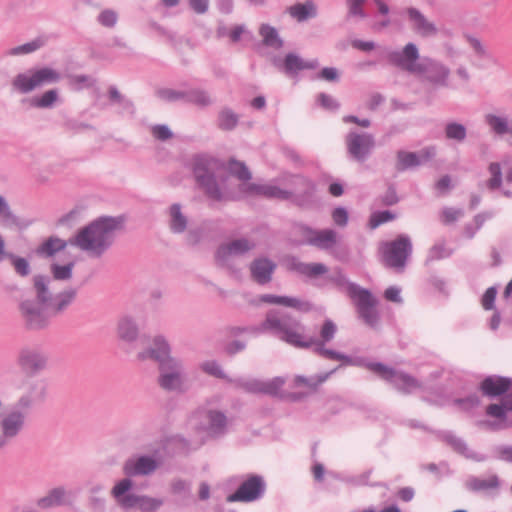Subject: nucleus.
Wrapping results in <instances>:
<instances>
[{
  "instance_id": "37",
  "label": "nucleus",
  "mask_w": 512,
  "mask_h": 512,
  "mask_svg": "<svg viewBox=\"0 0 512 512\" xmlns=\"http://www.w3.org/2000/svg\"><path fill=\"white\" fill-rule=\"evenodd\" d=\"M169 227L173 233L180 234L183 233L188 224L187 217L181 211V205L178 203H174L169 208Z\"/></svg>"
},
{
  "instance_id": "63",
  "label": "nucleus",
  "mask_w": 512,
  "mask_h": 512,
  "mask_svg": "<svg viewBox=\"0 0 512 512\" xmlns=\"http://www.w3.org/2000/svg\"><path fill=\"white\" fill-rule=\"evenodd\" d=\"M141 496L142 495L128 493L123 498L119 499V501L117 503L124 509H131L134 507H139Z\"/></svg>"
},
{
  "instance_id": "40",
  "label": "nucleus",
  "mask_w": 512,
  "mask_h": 512,
  "mask_svg": "<svg viewBox=\"0 0 512 512\" xmlns=\"http://www.w3.org/2000/svg\"><path fill=\"white\" fill-rule=\"evenodd\" d=\"M5 260L10 261L15 273L18 276L25 278L31 274V266L26 258L7 251L6 255L3 256V261Z\"/></svg>"
},
{
  "instance_id": "32",
  "label": "nucleus",
  "mask_w": 512,
  "mask_h": 512,
  "mask_svg": "<svg viewBox=\"0 0 512 512\" xmlns=\"http://www.w3.org/2000/svg\"><path fill=\"white\" fill-rule=\"evenodd\" d=\"M261 299L263 302L291 307L303 313L309 312L313 308L310 302L301 300L296 297L265 294Z\"/></svg>"
},
{
  "instance_id": "62",
  "label": "nucleus",
  "mask_w": 512,
  "mask_h": 512,
  "mask_svg": "<svg viewBox=\"0 0 512 512\" xmlns=\"http://www.w3.org/2000/svg\"><path fill=\"white\" fill-rule=\"evenodd\" d=\"M69 84L76 90L92 85V80L87 75H72L69 77Z\"/></svg>"
},
{
  "instance_id": "48",
  "label": "nucleus",
  "mask_w": 512,
  "mask_h": 512,
  "mask_svg": "<svg viewBox=\"0 0 512 512\" xmlns=\"http://www.w3.org/2000/svg\"><path fill=\"white\" fill-rule=\"evenodd\" d=\"M488 171L490 178L485 183L486 188L490 191L499 189L503 182L500 164L498 162H491L488 166Z\"/></svg>"
},
{
  "instance_id": "22",
  "label": "nucleus",
  "mask_w": 512,
  "mask_h": 512,
  "mask_svg": "<svg viewBox=\"0 0 512 512\" xmlns=\"http://www.w3.org/2000/svg\"><path fill=\"white\" fill-rule=\"evenodd\" d=\"M406 15L410 23L412 31L421 38H432L437 36L439 30L435 23L415 7L406 9Z\"/></svg>"
},
{
  "instance_id": "10",
  "label": "nucleus",
  "mask_w": 512,
  "mask_h": 512,
  "mask_svg": "<svg viewBox=\"0 0 512 512\" xmlns=\"http://www.w3.org/2000/svg\"><path fill=\"white\" fill-rule=\"evenodd\" d=\"M157 383L166 392H185L186 375L182 360L175 358L159 367Z\"/></svg>"
},
{
  "instance_id": "29",
  "label": "nucleus",
  "mask_w": 512,
  "mask_h": 512,
  "mask_svg": "<svg viewBox=\"0 0 512 512\" xmlns=\"http://www.w3.org/2000/svg\"><path fill=\"white\" fill-rule=\"evenodd\" d=\"M288 15L299 23L306 22L316 18L318 15V6L313 0L297 2L286 9Z\"/></svg>"
},
{
  "instance_id": "14",
  "label": "nucleus",
  "mask_w": 512,
  "mask_h": 512,
  "mask_svg": "<svg viewBox=\"0 0 512 512\" xmlns=\"http://www.w3.org/2000/svg\"><path fill=\"white\" fill-rule=\"evenodd\" d=\"M345 145L348 156L363 163L372 155L376 141L371 133L351 130L345 137Z\"/></svg>"
},
{
  "instance_id": "3",
  "label": "nucleus",
  "mask_w": 512,
  "mask_h": 512,
  "mask_svg": "<svg viewBox=\"0 0 512 512\" xmlns=\"http://www.w3.org/2000/svg\"><path fill=\"white\" fill-rule=\"evenodd\" d=\"M48 383L42 378H26L16 402L0 417V451L9 446L22 432L30 411L45 402Z\"/></svg>"
},
{
  "instance_id": "21",
  "label": "nucleus",
  "mask_w": 512,
  "mask_h": 512,
  "mask_svg": "<svg viewBox=\"0 0 512 512\" xmlns=\"http://www.w3.org/2000/svg\"><path fill=\"white\" fill-rule=\"evenodd\" d=\"M437 150L435 146H428L418 152H407L400 150L397 152L396 169L405 171L429 162L436 156Z\"/></svg>"
},
{
  "instance_id": "2",
  "label": "nucleus",
  "mask_w": 512,
  "mask_h": 512,
  "mask_svg": "<svg viewBox=\"0 0 512 512\" xmlns=\"http://www.w3.org/2000/svg\"><path fill=\"white\" fill-rule=\"evenodd\" d=\"M265 325L266 328L272 329L278 335V339L291 346L305 349L313 347V351L325 359L353 364L351 357L325 347L326 343L332 341L337 333V326L331 319L324 321L317 338L305 336V328L302 323L286 312L271 314Z\"/></svg>"
},
{
  "instance_id": "52",
  "label": "nucleus",
  "mask_w": 512,
  "mask_h": 512,
  "mask_svg": "<svg viewBox=\"0 0 512 512\" xmlns=\"http://www.w3.org/2000/svg\"><path fill=\"white\" fill-rule=\"evenodd\" d=\"M44 42L41 39H35L31 42L25 43L23 45L16 46L11 48L7 55L9 56H18L32 53L43 46Z\"/></svg>"
},
{
  "instance_id": "16",
  "label": "nucleus",
  "mask_w": 512,
  "mask_h": 512,
  "mask_svg": "<svg viewBox=\"0 0 512 512\" xmlns=\"http://www.w3.org/2000/svg\"><path fill=\"white\" fill-rule=\"evenodd\" d=\"M59 79L60 74L56 70L44 67L29 73L18 74L14 78L12 85L15 89L25 94L44 84L58 82Z\"/></svg>"
},
{
  "instance_id": "18",
  "label": "nucleus",
  "mask_w": 512,
  "mask_h": 512,
  "mask_svg": "<svg viewBox=\"0 0 512 512\" xmlns=\"http://www.w3.org/2000/svg\"><path fill=\"white\" fill-rule=\"evenodd\" d=\"M282 181L294 192L290 200L295 204L307 206L312 203L316 190L313 181L301 175H286Z\"/></svg>"
},
{
  "instance_id": "26",
  "label": "nucleus",
  "mask_w": 512,
  "mask_h": 512,
  "mask_svg": "<svg viewBox=\"0 0 512 512\" xmlns=\"http://www.w3.org/2000/svg\"><path fill=\"white\" fill-rule=\"evenodd\" d=\"M70 503V493L64 486H56L36 500V506L41 510H50Z\"/></svg>"
},
{
  "instance_id": "56",
  "label": "nucleus",
  "mask_w": 512,
  "mask_h": 512,
  "mask_svg": "<svg viewBox=\"0 0 512 512\" xmlns=\"http://www.w3.org/2000/svg\"><path fill=\"white\" fill-rule=\"evenodd\" d=\"M163 505V500L159 498H153L146 495H142L140 498L139 509L142 512H153L159 509Z\"/></svg>"
},
{
  "instance_id": "59",
  "label": "nucleus",
  "mask_w": 512,
  "mask_h": 512,
  "mask_svg": "<svg viewBox=\"0 0 512 512\" xmlns=\"http://www.w3.org/2000/svg\"><path fill=\"white\" fill-rule=\"evenodd\" d=\"M366 0H347L348 16L359 17L361 19L366 17V13L363 9V5Z\"/></svg>"
},
{
  "instance_id": "6",
  "label": "nucleus",
  "mask_w": 512,
  "mask_h": 512,
  "mask_svg": "<svg viewBox=\"0 0 512 512\" xmlns=\"http://www.w3.org/2000/svg\"><path fill=\"white\" fill-rule=\"evenodd\" d=\"M51 284V277L43 274L34 275L32 278L33 300L44 305L53 315H62L76 300L77 289L66 288L54 295Z\"/></svg>"
},
{
  "instance_id": "64",
  "label": "nucleus",
  "mask_w": 512,
  "mask_h": 512,
  "mask_svg": "<svg viewBox=\"0 0 512 512\" xmlns=\"http://www.w3.org/2000/svg\"><path fill=\"white\" fill-rule=\"evenodd\" d=\"M454 403L458 405L462 410L468 411L472 408L477 407L480 404V400L476 395H470L463 399H456Z\"/></svg>"
},
{
  "instance_id": "44",
  "label": "nucleus",
  "mask_w": 512,
  "mask_h": 512,
  "mask_svg": "<svg viewBox=\"0 0 512 512\" xmlns=\"http://www.w3.org/2000/svg\"><path fill=\"white\" fill-rule=\"evenodd\" d=\"M213 103L209 93L200 88L188 89L187 104L205 108Z\"/></svg>"
},
{
  "instance_id": "38",
  "label": "nucleus",
  "mask_w": 512,
  "mask_h": 512,
  "mask_svg": "<svg viewBox=\"0 0 512 512\" xmlns=\"http://www.w3.org/2000/svg\"><path fill=\"white\" fill-rule=\"evenodd\" d=\"M259 34L265 46L273 49H280L283 46V40L280 38L276 28L268 24H262L259 29Z\"/></svg>"
},
{
  "instance_id": "61",
  "label": "nucleus",
  "mask_w": 512,
  "mask_h": 512,
  "mask_svg": "<svg viewBox=\"0 0 512 512\" xmlns=\"http://www.w3.org/2000/svg\"><path fill=\"white\" fill-rule=\"evenodd\" d=\"M201 369L216 378L225 379L226 375L224 371L222 370L221 366L216 361H206L201 364Z\"/></svg>"
},
{
  "instance_id": "5",
  "label": "nucleus",
  "mask_w": 512,
  "mask_h": 512,
  "mask_svg": "<svg viewBox=\"0 0 512 512\" xmlns=\"http://www.w3.org/2000/svg\"><path fill=\"white\" fill-rule=\"evenodd\" d=\"M122 217H100L80 229L69 244L79 248L90 257H101L113 244L115 234L123 228Z\"/></svg>"
},
{
  "instance_id": "42",
  "label": "nucleus",
  "mask_w": 512,
  "mask_h": 512,
  "mask_svg": "<svg viewBox=\"0 0 512 512\" xmlns=\"http://www.w3.org/2000/svg\"><path fill=\"white\" fill-rule=\"evenodd\" d=\"M75 267V262L70 261L66 264L52 263L50 265V273L52 275L51 279L57 281H69L73 277V269Z\"/></svg>"
},
{
  "instance_id": "8",
  "label": "nucleus",
  "mask_w": 512,
  "mask_h": 512,
  "mask_svg": "<svg viewBox=\"0 0 512 512\" xmlns=\"http://www.w3.org/2000/svg\"><path fill=\"white\" fill-rule=\"evenodd\" d=\"M195 428L208 439H218L227 433L228 418L223 411L201 408L194 415Z\"/></svg>"
},
{
  "instance_id": "57",
  "label": "nucleus",
  "mask_w": 512,
  "mask_h": 512,
  "mask_svg": "<svg viewBox=\"0 0 512 512\" xmlns=\"http://www.w3.org/2000/svg\"><path fill=\"white\" fill-rule=\"evenodd\" d=\"M465 38L477 57L485 58L488 56V50L479 38L472 35H466Z\"/></svg>"
},
{
  "instance_id": "31",
  "label": "nucleus",
  "mask_w": 512,
  "mask_h": 512,
  "mask_svg": "<svg viewBox=\"0 0 512 512\" xmlns=\"http://www.w3.org/2000/svg\"><path fill=\"white\" fill-rule=\"evenodd\" d=\"M484 121L494 135L503 137L509 134L512 137V120L508 115L488 113Z\"/></svg>"
},
{
  "instance_id": "43",
  "label": "nucleus",
  "mask_w": 512,
  "mask_h": 512,
  "mask_svg": "<svg viewBox=\"0 0 512 512\" xmlns=\"http://www.w3.org/2000/svg\"><path fill=\"white\" fill-rule=\"evenodd\" d=\"M0 224L4 227L17 226L19 218L13 213L8 200L0 194Z\"/></svg>"
},
{
  "instance_id": "53",
  "label": "nucleus",
  "mask_w": 512,
  "mask_h": 512,
  "mask_svg": "<svg viewBox=\"0 0 512 512\" xmlns=\"http://www.w3.org/2000/svg\"><path fill=\"white\" fill-rule=\"evenodd\" d=\"M450 255L451 251L446 248L444 243H436L429 249L426 262L428 263L436 260H441L443 258L449 257Z\"/></svg>"
},
{
  "instance_id": "47",
  "label": "nucleus",
  "mask_w": 512,
  "mask_h": 512,
  "mask_svg": "<svg viewBox=\"0 0 512 512\" xmlns=\"http://www.w3.org/2000/svg\"><path fill=\"white\" fill-rule=\"evenodd\" d=\"M228 171L229 174L235 176L241 183H250L249 180L252 178V175L245 163L232 159L229 161Z\"/></svg>"
},
{
  "instance_id": "54",
  "label": "nucleus",
  "mask_w": 512,
  "mask_h": 512,
  "mask_svg": "<svg viewBox=\"0 0 512 512\" xmlns=\"http://www.w3.org/2000/svg\"><path fill=\"white\" fill-rule=\"evenodd\" d=\"M58 99V92L55 89L48 90L41 97L33 101V105L38 108H49L54 105Z\"/></svg>"
},
{
  "instance_id": "30",
  "label": "nucleus",
  "mask_w": 512,
  "mask_h": 512,
  "mask_svg": "<svg viewBox=\"0 0 512 512\" xmlns=\"http://www.w3.org/2000/svg\"><path fill=\"white\" fill-rule=\"evenodd\" d=\"M119 340L125 343H134L139 337V327L136 320L128 315L119 318L116 327Z\"/></svg>"
},
{
  "instance_id": "12",
  "label": "nucleus",
  "mask_w": 512,
  "mask_h": 512,
  "mask_svg": "<svg viewBox=\"0 0 512 512\" xmlns=\"http://www.w3.org/2000/svg\"><path fill=\"white\" fill-rule=\"evenodd\" d=\"M367 367L404 394H410L412 391L421 387L420 382L413 376L403 371L395 370L382 363H369Z\"/></svg>"
},
{
  "instance_id": "1",
  "label": "nucleus",
  "mask_w": 512,
  "mask_h": 512,
  "mask_svg": "<svg viewBox=\"0 0 512 512\" xmlns=\"http://www.w3.org/2000/svg\"><path fill=\"white\" fill-rule=\"evenodd\" d=\"M195 181L205 195L214 201H230L241 196H263L268 199L290 200L294 194L283 184L282 176L266 184L240 183L237 189L225 173V164L206 154L195 155L190 163Z\"/></svg>"
},
{
  "instance_id": "17",
  "label": "nucleus",
  "mask_w": 512,
  "mask_h": 512,
  "mask_svg": "<svg viewBox=\"0 0 512 512\" xmlns=\"http://www.w3.org/2000/svg\"><path fill=\"white\" fill-rule=\"evenodd\" d=\"M229 381L235 388L241 389L246 393L267 394L272 396L277 395L285 384V379L283 377H275L267 381L256 378L240 377L237 379H230Z\"/></svg>"
},
{
  "instance_id": "34",
  "label": "nucleus",
  "mask_w": 512,
  "mask_h": 512,
  "mask_svg": "<svg viewBox=\"0 0 512 512\" xmlns=\"http://www.w3.org/2000/svg\"><path fill=\"white\" fill-rule=\"evenodd\" d=\"M284 71L288 75H295L299 71L309 69L313 70L319 66L317 59L309 61L303 60L300 56L295 53H288L284 59Z\"/></svg>"
},
{
  "instance_id": "50",
  "label": "nucleus",
  "mask_w": 512,
  "mask_h": 512,
  "mask_svg": "<svg viewBox=\"0 0 512 512\" xmlns=\"http://www.w3.org/2000/svg\"><path fill=\"white\" fill-rule=\"evenodd\" d=\"M445 441L457 452L465 455L468 458H475L477 461L484 460V457H475L474 454L468 449L466 443L451 433L444 435Z\"/></svg>"
},
{
  "instance_id": "27",
  "label": "nucleus",
  "mask_w": 512,
  "mask_h": 512,
  "mask_svg": "<svg viewBox=\"0 0 512 512\" xmlns=\"http://www.w3.org/2000/svg\"><path fill=\"white\" fill-rule=\"evenodd\" d=\"M157 468L156 461L149 456L129 458L123 465V472L128 477L144 476L153 473Z\"/></svg>"
},
{
  "instance_id": "9",
  "label": "nucleus",
  "mask_w": 512,
  "mask_h": 512,
  "mask_svg": "<svg viewBox=\"0 0 512 512\" xmlns=\"http://www.w3.org/2000/svg\"><path fill=\"white\" fill-rule=\"evenodd\" d=\"M19 315L24 327L29 331H41L50 325L53 315L44 305L32 299H24L18 304Z\"/></svg>"
},
{
  "instance_id": "20",
  "label": "nucleus",
  "mask_w": 512,
  "mask_h": 512,
  "mask_svg": "<svg viewBox=\"0 0 512 512\" xmlns=\"http://www.w3.org/2000/svg\"><path fill=\"white\" fill-rule=\"evenodd\" d=\"M137 358L141 361L153 360L158 364L159 368L176 357L171 355V347L168 341L163 336L158 335L153 338L149 347L138 353Z\"/></svg>"
},
{
  "instance_id": "11",
  "label": "nucleus",
  "mask_w": 512,
  "mask_h": 512,
  "mask_svg": "<svg viewBox=\"0 0 512 512\" xmlns=\"http://www.w3.org/2000/svg\"><path fill=\"white\" fill-rule=\"evenodd\" d=\"M349 296L354 300L359 317L370 327H375L379 321L376 309L378 300L365 288L357 284L349 286Z\"/></svg>"
},
{
  "instance_id": "13",
  "label": "nucleus",
  "mask_w": 512,
  "mask_h": 512,
  "mask_svg": "<svg viewBox=\"0 0 512 512\" xmlns=\"http://www.w3.org/2000/svg\"><path fill=\"white\" fill-rule=\"evenodd\" d=\"M16 363L23 372L35 375L48 369L49 355L40 346H24L17 354Z\"/></svg>"
},
{
  "instance_id": "7",
  "label": "nucleus",
  "mask_w": 512,
  "mask_h": 512,
  "mask_svg": "<svg viewBox=\"0 0 512 512\" xmlns=\"http://www.w3.org/2000/svg\"><path fill=\"white\" fill-rule=\"evenodd\" d=\"M379 252L386 267L402 271L412 253L411 239L408 235L401 234L393 241L382 243Z\"/></svg>"
},
{
  "instance_id": "58",
  "label": "nucleus",
  "mask_w": 512,
  "mask_h": 512,
  "mask_svg": "<svg viewBox=\"0 0 512 512\" xmlns=\"http://www.w3.org/2000/svg\"><path fill=\"white\" fill-rule=\"evenodd\" d=\"M464 215V211L460 208L445 207L441 211V220L444 224L456 222Z\"/></svg>"
},
{
  "instance_id": "39",
  "label": "nucleus",
  "mask_w": 512,
  "mask_h": 512,
  "mask_svg": "<svg viewBox=\"0 0 512 512\" xmlns=\"http://www.w3.org/2000/svg\"><path fill=\"white\" fill-rule=\"evenodd\" d=\"M444 135L449 141L462 143L467 138V128L461 123L450 121L444 126Z\"/></svg>"
},
{
  "instance_id": "25",
  "label": "nucleus",
  "mask_w": 512,
  "mask_h": 512,
  "mask_svg": "<svg viewBox=\"0 0 512 512\" xmlns=\"http://www.w3.org/2000/svg\"><path fill=\"white\" fill-rule=\"evenodd\" d=\"M305 242L321 250H329L337 243V233L333 229L315 230L304 228Z\"/></svg>"
},
{
  "instance_id": "33",
  "label": "nucleus",
  "mask_w": 512,
  "mask_h": 512,
  "mask_svg": "<svg viewBox=\"0 0 512 512\" xmlns=\"http://www.w3.org/2000/svg\"><path fill=\"white\" fill-rule=\"evenodd\" d=\"M511 380L506 377L489 376L481 383V390L484 395L496 397L504 394L509 390Z\"/></svg>"
},
{
  "instance_id": "24",
  "label": "nucleus",
  "mask_w": 512,
  "mask_h": 512,
  "mask_svg": "<svg viewBox=\"0 0 512 512\" xmlns=\"http://www.w3.org/2000/svg\"><path fill=\"white\" fill-rule=\"evenodd\" d=\"M288 271L313 279L328 272V267L323 263H305L297 257L289 256L285 259Z\"/></svg>"
},
{
  "instance_id": "55",
  "label": "nucleus",
  "mask_w": 512,
  "mask_h": 512,
  "mask_svg": "<svg viewBox=\"0 0 512 512\" xmlns=\"http://www.w3.org/2000/svg\"><path fill=\"white\" fill-rule=\"evenodd\" d=\"M133 486L132 480L129 478H124L120 480L111 490L112 497L116 500V502L119 501V499L123 498L125 495L128 494L130 489Z\"/></svg>"
},
{
  "instance_id": "60",
  "label": "nucleus",
  "mask_w": 512,
  "mask_h": 512,
  "mask_svg": "<svg viewBox=\"0 0 512 512\" xmlns=\"http://www.w3.org/2000/svg\"><path fill=\"white\" fill-rule=\"evenodd\" d=\"M395 218V215L390 211H380L372 214L369 220V226L372 229L377 228L379 225L389 222Z\"/></svg>"
},
{
  "instance_id": "23",
  "label": "nucleus",
  "mask_w": 512,
  "mask_h": 512,
  "mask_svg": "<svg viewBox=\"0 0 512 512\" xmlns=\"http://www.w3.org/2000/svg\"><path fill=\"white\" fill-rule=\"evenodd\" d=\"M288 271L313 279L328 272V267L323 263H305L297 257L289 256L285 259Z\"/></svg>"
},
{
  "instance_id": "19",
  "label": "nucleus",
  "mask_w": 512,
  "mask_h": 512,
  "mask_svg": "<svg viewBox=\"0 0 512 512\" xmlns=\"http://www.w3.org/2000/svg\"><path fill=\"white\" fill-rule=\"evenodd\" d=\"M265 482L259 475H251L238 489L227 497L228 502L249 503L260 499L265 492Z\"/></svg>"
},
{
  "instance_id": "45",
  "label": "nucleus",
  "mask_w": 512,
  "mask_h": 512,
  "mask_svg": "<svg viewBox=\"0 0 512 512\" xmlns=\"http://www.w3.org/2000/svg\"><path fill=\"white\" fill-rule=\"evenodd\" d=\"M467 487L472 491H484L490 489H496L499 487V479L493 475L488 479L471 478L467 481Z\"/></svg>"
},
{
  "instance_id": "51",
  "label": "nucleus",
  "mask_w": 512,
  "mask_h": 512,
  "mask_svg": "<svg viewBox=\"0 0 512 512\" xmlns=\"http://www.w3.org/2000/svg\"><path fill=\"white\" fill-rule=\"evenodd\" d=\"M157 96L166 102H178L187 103L188 89L178 90L172 88H162L157 91Z\"/></svg>"
},
{
  "instance_id": "15",
  "label": "nucleus",
  "mask_w": 512,
  "mask_h": 512,
  "mask_svg": "<svg viewBox=\"0 0 512 512\" xmlns=\"http://www.w3.org/2000/svg\"><path fill=\"white\" fill-rule=\"evenodd\" d=\"M255 243L246 239L240 238L224 243L216 251L215 259L218 266L226 268L235 276L239 275V269L235 268L231 262L234 257L242 256L255 248Z\"/></svg>"
},
{
  "instance_id": "28",
  "label": "nucleus",
  "mask_w": 512,
  "mask_h": 512,
  "mask_svg": "<svg viewBox=\"0 0 512 512\" xmlns=\"http://www.w3.org/2000/svg\"><path fill=\"white\" fill-rule=\"evenodd\" d=\"M276 269V264L265 257L257 258L250 264L252 279L258 284H267L272 279V274Z\"/></svg>"
},
{
  "instance_id": "35",
  "label": "nucleus",
  "mask_w": 512,
  "mask_h": 512,
  "mask_svg": "<svg viewBox=\"0 0 512 512\" xmlns=\"http://www.w3.org/2000/svg\"><path fill=\"white\" fill-rule=\"evenodd\" d=\"M68 243L69 241L67 242L57 236H50L36 247L35 253L41 258H52L57 253L65 250Z\"/></svg>"
},
{
  "instance_id": "36",
  "label": "nucleus",
  "mask_w": 512,
  "mask_h": 512,
  "mask_svg": "<svg viewBox=\"0 0 512 512\" xmlns=\"http://www.w3.org/2000/svg\"><path fill=\"white\" fill-rule=\"evenodd\" d=\"M337 369L311 377L297 375L294 378V387H307L311 392H315Z\"/></svg>"
},
{
  "instance_id": "49",
  "label": "nucleus",
  "mask_w": 512,
  "mask_h": 512,
  "mask_svg": "<svg viewBox=\"0 0 512 512\" xmlns=\"http://www.w3.org/2000/svg\"><path fill=\"white\" fill-rule=\"evenodd\" d=\"M119 20V14L112 8H104L97 15V23L107 29H113L116 27Z\"/></svg>"
},
{
  "instance_id": "41",
  "label": "nucleus",
  "mask_w": 512,
  "mask_h": 512,
  "mask_svg": "<svg viewBox=\"0 0 512 512\" xmlns=\"http://www.w3.org/2000/svg\"><path fill=\"white\" fill-rule=\"evenodd\" d=\"M271 314H284V312L279 310H271L266 314L265 320L259 326L233 327L231 332L233 335H239L242 333H250L257 335L260 333L269 332L270 334L278 338V335L272 329L266 328L265 325Z\"/></svg>"
},
{
  "instance_id": "46",
  "label": "nucleus",
  "mask_w": 512,
  "mask_h": 512,
  "mask_svg": "<svg viewBox=\"0 0 512 512\" xmlns=\"http://www.w3.org/2000/svg\"><path fill=\"white\" fill-rule=\"evenodd\" d=\"M239 121V116L230 108H223L218 115V127L222 130H233Z\"/></svg>"
},
{
  "instance_id": "4",
  "label": "nucleus",
  "mask_w": 512,
  "mask_h": 512,
  "mask_svg": "<svg viewBox=\"0 0 512 512\" xmlns=\"http://www.w3.org/2000/svg\"><path fill=\"white\" fill-rule=\"evenodd\" d=\"M388 62L422 82L435 88H452L450 83V68L442 61L421 56L418 46L413 42L406 43L399 50L387 53Z\"/></svg>"
}]
</instances>
